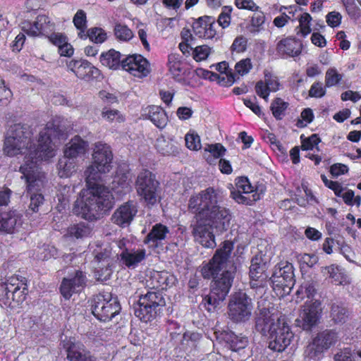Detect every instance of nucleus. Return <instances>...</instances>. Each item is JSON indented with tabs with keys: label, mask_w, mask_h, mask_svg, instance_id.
Here are the masks:
<instances>
[{
	"label": "nucleus",
	"mask_w": 361,
	"mask_h": 361,
	"mask_svg": "<svg viewBox=\"0 0 361 361\" xmlns=\"http://www.w3.org/2000/svg\"><path fill=\"white\" fill-rule=\"evenodd\" d=\"M348 171V167L343 164H334L330 168V172L334 176H339Z\"/></svg>",
	"instance_id": "62"
},
{
	"label": "nucleus",
	"mask_w": 361,
	"mask_h": 361,
	"mask_svg": "<svg viewBox=\"0 0 361 361\" xmlns=\"http://www.w3.org/2000/svg\"><path fill=\"white\" fill-rule=\"evenodd\" d=\"M82 63L80 69L78 71V78L90 80L100 76V71L87 61L82 60Z\"/></svg>",
	"instance_id": "39"
},
{
	"label": "nucleus",
	"mask_w": 361,
	"mask_h": 361,
	"mask_svg": "<svg viewBox=\"0 0 361 361\" xmlns=\"http://www.w3.org/2000/svg\"><path fill=\"white\" fill-rule=\"evenodd\" d=\"M235 187L231 191V197L238 204L251 205L260 198L257 189L246 177H238Z\"/></svg>",
	"instance_id": "12"
},
{
	"label": "nucleus",
	"mask_w": 361,
	"mask_h": 361,
	"mask_svg": "<svg viewBox=\"0 0 361 361\" xmlns=\"http://www.w3.org/2000/svg\"><path fill=\"white\" fill-rule=\"evenodd\" d=\"M185 63L183 57L178 54H171L168 56V68L171 75L180 80L185 73Z\"/></svg>",
	"instance_id": "32"
},
{
	"label": "nucleus",
	"mask_w": 361,
	"mask_h": 361,
	"mask_svg": "<svg viewBox=\"0 0 361 361\" xmlns=\"http://www.w3.org/2000/svg\"><path fill=\"white\" fill-rule=\"evenodd\" d=\"M147 250L145 248L125 249L119 254L120 262L129 269H135L145 260Z\"/></svg>",
	"instance_id": "23"
},
{
	"label": "nucleus",
	"mask_w": 361,
	"mask_h": 361,
	"mask_svg": "<svg viewBox=\"0 0 361 361\" xmlns=\"http://www.w3.org/2000/svg\"><path fill=\"white\" fill-rule=\"evenodd\" d=\"M204 151L209 153V156H207L206 154L204 155L207 162L212 164L213 159L210 156L213 157L214 159H219L225 154L226 149L221 144L216 143L214 145H209L205 147Z\"/></svg>",
	"instance_id": "43"
},
{
	"label": "nucleus",
	"mask_w": 361,
	"mask_h": 361,
	"mask_svg": "<svg viewBox=\"0 0 361 361\" xmlns=\"http://www.w3.org/2000/svg\"><path fill=\"white\" fill-rule=\"evenodd\" d=\"M137 213V203L128 201L120 206L112 215L113 222L120 226H127Z\"/></svg>",
	"instance_id": "19"
},
{
	"label": "nucleus",
	"mask_w": 361,
	"mask_h": 361,
	"mask_svg": "<svg viewBox=\"0 0 361 361\" xmlns=\"http://www.w3.org/2000/svg\"><path fill=\"white\" fill-rule=\"evenodd\" d=\"M100 61L104 66L114 70L121 66L122 62L120 52L114 49H110L105 53H102L100 56Z\"/></svg>",
	"instance_id": "37"
},
{
	"label": "nucleus",
	"mask_w": 361,
	"mask_h": 361,
	"mask_svg": "<svg viewBox=\"0 0 361 361\" xmlns=\"http://www.w3.org/2000/svg\"><path fill=\"white\" fill-rule=\"evenodd\" d=\"M228 318L235 323L248 321L252 315V299L244 292L235 293L228 303Z\"/></svg>",
	"instance_id": "9"
},
{
	"label": "nucleus",
	"mask_w": 361,
	"mask_h": 361,
	"mask_svg": "<svg viewBox=\"0 0 361 361\" xmlns=\"http://www.w3.org/2000/svg\"><path fill=\"white\" fill-rule=\"evenodd\" d=\"M76 161L63 157L58 163V173L61 178H68L76 171Z\"/></svg>",
	"instance_id": "38"
},
{
	"label": "nucleus",
	"mask_w": 361,
	"mask_h": 361,
	"mask_svg": "<svg viewBox=\"0 0 361 361\" xmlns=\"http://www.w3.org/2000/svg\"><path fill=\"white\" fill-rule=\"evenodd\" d=\"M131 183V174L128 171L118 170L111 183V188L118 195H123L130 190Z\"/></svg>",
	"instance_id": "29"
},
{
	"label": "nucleus",
	"mask_w": 361,
	"mask_h": 361,
	"mask_svg": "<svg viewBox=\"0 0 361 361\" xmlns=\"http://www.w3.org/2000/svg\"><path fill=\"white\" fill-rule=\"evenodd\" d=\"M325 94L326 88L320 82H314L309 90V95L311 97L321 98L324 97Z\"/></svg>",
	"instance_id": "56"
},
{
	"label": "nucleus",
	"mask_w": 361,
	"mask_h": 361,
	"mask_svg": "<svg viewBox=\"0 0 361 361\" xmlns=\"http://www.w3.org/2000/svg\"><path fill=\"white\" fill-rule=\"evenodd\" d=\"M86 39L89 38L90 40L96 43H103L107 37L106 32L100 27H92L85 33Z\"/></svg>",
	"instance_id": "45"
},
{
	"label": "nucleus",
	"mask_w": 361,
	"mask_h": 361,
	"mask_svg": "<svg viewBox=\"0 0 361 361\" xmlns=\"http://www.w3.org/2000/svg\"><path fill=\"white\" fill-rule=\"evenodd\" d=\"M315 293V288L313 283L308 281L304 282L296 292L297 298L300 300L306 296L308 298L312 297Z\"/></svg>",
	"instance_id": "50"
},
{
	"label": "nucleus",
	"mask_w": 361,
	"mask_h": 361,
	"mask_svg": "<svg viewBox=\"0 0 361 361\" xmlns=\"http://www.w3.org/2000/svg\"><path fill=\"white\" fill-rule=\"evenodd\" d=\"M259 259L257 257L252 258L250 267V277L255 281L259 279H265L263 275L264 269L258 262Z\"/></svg>",
	"instance_id": "49"
},
{
	"label": "nucleus",
	"mask_w": 361,
	"mask_h": 361,
	"mask_svg": "<svg viewBox=\"0 0 361 361\" xmlns=\"http://www.w3.org/2000/svg\"><path fill=\"white\" fill-rule=\"evenodd\" d=\"M63 345L70 361H97L96 357L87 350L82 344L75 342L74 338L63 341Z\"/></svg>",
	"instance_id": "18"
},
{
	"label": "nucleus",
	"mask_w": 361,
	"mask_h": 361,
	"mask_svg": "<svg viewBox=\"0 0 361 361\" xmlns=\"http://www.w3.org/2000/svg\"><path fill=\"white\" fill-rule=\"evenodd\" d=\"M114 31L116 38L121 42H128L134 36L132 30L128 26L121 23H117Z\"/></svg>",
	"instance_id": "44"
},
{
	"label": "nucleus",
	"mask_w": 361,
	"mask_h": 361,
	"mask_svg": "<svg viewBox=\"0 0 361 361\" xmlns=\"http://www.w3.org/2000/svg\"><path fill=\"white\" fill-rule=\"evenodd\" d=\"M330 317L334 323L343 324L345 322L348 314L343 304L336 302L331 305Z\"/></svg>",
	"instance_id": "41"
},
{
	"label": "nucleus",
	"mask_w": 361,
	"mask_h": 361,
	"mask_svg": "<svg viewBox=\"0 0 361 361\" xmlns=\"http://www.w3.org/2000/svg\"><path fill=\"white\" fill-rule=\"evenodd\" d=\"M121 67L135 77H146L150 72L149 63L141 55H130L121 62Z\"/></svg>",
	"instance_id": "15"
},
{
	"label": "nucleus",
	"mask_w": 361,
	"mask_h": 361,
	"mask_svg": "<svg viewBox=\"0 0 361 361\" xmlns=\"http://www.w3.org/2000/svg\"><path fill=\"white\" fill-rule=\"evenodd\" d=\"M235 4L240 9L256 11L259 8V6L252 0H235Z\"/></svg>",
	"instance_id": "60"
},
{
	"label": "nucleus",
	"mask_w": 361,
	"mask_h": 361,
	"mask_svg": "<svg viewBox=\"0 0 361 361\" xmlns=\"http://www.w3.org/2000/svg\"><path fill=\"white\" fill-rule=\"evenodd\" d=\"M256 327L269 335V348L274 351L283 352L294 337L286 316L274 307L260 309Z\"/></svg>",
	"instance_id": "5"
},
{
	"label": "nucleus",
	"mask_w": 361,
	"mask_h": 361,
	"mask_svg": "<svg viewBox=\"0 0 361 361\" xmlns=\"http://www.w3.org/2000/svg\"><path fill=\"white\" fill-rule=\"evenodd\" d=\"M164 298L159 292L148 290L147 293L140 297L138 307L135 310V314L140 320L147 322L152 319L159 306L164 304Z\"/></svg>",
	"instance_id": "11"
},
{
	"label": "nucleus",
	"mask_w": 361,
	"mask_h": 361,
	"mask_svg": "<svg viewBox=\"0 0 361 361\" xmlns=\"http://www.w3.org/2000/svg\"><path fill=\"white\" fill-rule=\"evenodd\" d=\"M92 227L83 222L71 225L67 228L65 237L71 239L83 240L92 235Z\"/></svg>",
	"instance_id": "31"
},
{
	"label": "nucleus",
	"mask_w": 361,
	"mask_h": 361,
	"mask_svg": "<svg viewBox=\"0 0 361 361\" xmlns=\"http://www.w3.org/2000/svg\"><path fill=\"white\" fill-rule=\"evenodd\" d=\"M322 312L319 300L307 301L302 307L296 324L303 330H310L319 322Z\"/></svg>",
	"instance_id": "14"
},
{
	"label": "nucleus",
	"mask_w": 361,
	"mask_h": 361,
	"mask_svg": "<svg viewBox=\"0 0 361 361\" xmlns=\"http://www.w3.org/2000/svg\"><path fill=\"white\" fill-rule=\"evenodd\" d=\"M97 248L92 250V254L94 256V262H97L98 264L102 263L103 266L106 267L105 272L106 275L104 276V279L106 280L109 278L111 274V269L109 268L110 266L111 262V250L108 247L102 248L99 245H95Z\"/></svg>",
	"instance_id": "33"
},
{
	"label": "nucleus",
	"mask_w": 361,
	"mask_h": 361,
	"mask_svg": "<svg viewBox=\"0 0 361 361\" xmlns=\"http://www.w3.org/2000/svg\"><path fill=\"white\" fill-rule=\"evenodd\" d=\"M154 147L159 154L164 156L175 155L178 152V149L173 141L162 135L156 139Z\"/></svg>",
	"instance_id": "34"
},
{
	"label": "nucleus",
	"mask_w": 361,
	"mask_h": 361,
	"mask_svg": "<svg viewBox=\"0 0 361 361\" xmlns=\"http://www.w3.org/2000/svg\"><path fill=\"white\" fill-rule=\"evenodd\" d=\"M322 272L324 276L331 279V281L336 285H345L349 283L348 276L345 275L344 269L341 267L331 264L323 267Z\"/></svg>",
	"instance_id": "30"
},
{
	"label": "nucleus",
	"mask_w": 361,
	"mask_h": 361,
	"mask_svg": "<svg viewBox=\"0 0 361 361\" xmlns=\"http://www.w3.org/2000/svg\"><path fill=\"white\" fill-rule=\"evenodd\" d=\"M293 276V267L290 263L279 264L270 279L274 290H281V295L288 294L294 285Z\"/></svg>",
	"instance_id": "13"
},
{
	"label": "nucleus",
	"mask_w": 361,
	"mask_h": 361,
	"mask_svg": "<svg viewBox=\"0 0 361 361\" xmlns=\"http://www.w3.org/2000/svg\"><path fill=\"white\" fill-rule=\"evenodd\" d=\"M101 116L104 120L109 123H121L126 121V117L117 109H111L107 107L102 109Z\"/></svg>",
	"instance_id": "42"
},
{
	"label": "nucleus",
	"mask_w": 361,
	"mask_h": 361,
	"mask_svg": "<svg viewBox=\"0 0 361 361\" xmlns=\"http://www.w3.org/2000/svg\"><path fill=\"white\" fill-rule=\"evenodd\" d=\"M343 75L336 68H329L325 74V87H331L338 85L342 80Z\"/></svg>",
	"instance_id": "46"
},
{
	"label": "nucleus",
	"mask_w": 361,
	"mask_h": 361,
	"mask_svg": "<svg viewBox=\"0 0 361 361\" xmlns=\"http://www.w3.org/2000/svg\"><path fill=\"white\" fill-rule=\"evenodd\" d=\"M73 23L78 30V36L81 39H86L87 16L83 10H78L75 14Z\"/></svg>",
	"instance_id": "40"
},
{
	"label": "nucleus",
	"mask_w": 361,
	"mask_h": 361,
	"mask_svg": "<svg viewBox=\"0 0 361 361\" xmlns=\"http://www.w3.org/2000/svg\"><path fill=\"white\" fill-rule=\"evenodd\" d=\"M341 13L337 11L329 12L326 16L328 25L332 27H338L341 23Z\"/></svg>",
	"instance_id": "58"
},
{
	"label": "nucleus",
	"mask_w": 361,
	"mask_h": 361,
	"mask_svg": "<svg viewBox=\"0 0 361 361\" xmlns=\"http://www.w3.org/2000/svg\"><path fill=\"white\" fill-rule=\"evenodd\" d=\"M281 88V84L277 76L271 74L269 72L264 73V78L259 80L255 85V91L257 95L268 101L271 92H275Z\"/></svg>",
	"instance_id": "21"
},
{
	"label": "nucleus",
	"mask_w": 361,
	"mask_h": 361,
	"mask_svg": "<svg viewBox=\"0 0 361 361\" xmlns=\"http://www.w3.org/2000/svg\"><path fill=\"white\" fill-rule=\"evenodd\" d=\"M338 341V333L334 330H324L318 333L305 350V356L317 361L324 357V353Z\"/></svg>",
	"instance_id": "8"
},
{
	"label": "nucleus",
	"mask_w": 361,
	"mask_h": 361,
	"mask_svg": "<svg viewBox=\"0 0 361 361\" xmlns=\"http://www.w3.org/2000/svg\"><path fill=\"white\" fill-rule=\"evenodd\" d=\"M319 142L320 140L317 135H312L307 139L302 140L301 145L302 149L306 151H312L314 148L317 149V145Z\"/></svg>",
	"instance_id": "55"
},
{
	"label": "nucleus",
	"mask_w": 361,
	"mask_h": 361,
	"mask_svg": "<svg viewBox=\"0 0 361 361\" xmlns=\"http://www.w3.org/2000/svg\"><path fill=\"white\" fill-rule=\"evenodd\" d=\"M298 20L299 25L295 28V34L299 37L305 38L312 32V18L310 13L305 12L298 16Z\"/></svg>",
	"instance_id": "36"
},
{
	"label": "nucleus",
	"mask_w": 361,
	"mask_h": 361,
	"mask_svg": "<svg viewBox=\"0 0 361 361\" xmlns=\"http://www.w3.org/2000/svg\"><path fill=\"white\" fill-rule=\"evenodd\" d=\"M22 225V216L16 211L0 212V231L13 233Z\"/></svg>",
	"instance_id": "28"
},
{
	"label": "nucleus",
	"mask_w": 361,
	"mask_h": 361,
	"mask_svg": "<svg viewBox=\"0 0 361 361\" xmlns=\"http://www.w3.org/2000/svg\"><path fill=\"white\" fill-rule=\"evenodd\" d=\"M194 34L203 39H212L216 35V24L210 18H200L199 20L193 24Z\"/></svg>",
	"instance_id": "27"
},
{
	"label": "nucleus",
	"mask_w": 361,
	"mask_h": 361,
	"mask_svg": "<svg viewBox=\"0 0 361 361\" xmlns=\"http://www.w3.org/2000/svg\"><path fill=\"white\" fill-rule=\"evenodd\" d=\"M288 106V103L284 102L282 99H275L271 104V109L274 116L276 119H281Z\"/></svg>",
	"instance_id": "47"
},
{
	"label": "nucleus",
	"mask_w": 361,
	"mask_h": 361,
	"mask_svg": "<svg viewBox=\"0 0 361 361\" xmlns=\"http://www.w3.org/2000/svg\"><path fill=\"white\" fill-rule=\"evenodd\" d=\"M176 281L173 275L166 271H153L147 280V286L154 291L166 290L172 286Z\"/></svg>",
	"instance_id": "22"
},
{
	"label": "nucleus",
	"mask_w": 361,
	"mask_h": 361,
	"mask_svg": "<svg viewBox=\"0 0 361 361\" xmlns=\"http://www.w3.org/2000/svg\"><path fill=\"white\" fill-rule=\"evenodd\" d=\"M141 115L143 118L149 120L159 129H164L169 121L166 111L159 106L152 105L143 108Z\"/></svg>",
	"instance_id": "24"
},
{
	"label": "nucleus",
	"mask_w": 361,
	"mask_h": 361,
	"mask_svg": "<svg viewBox=\"0 0 361 361\" xmlns=\"http://www.w3.org/2000/svg\"><path fill=\"white\" fill-rule=\"evenodd\" d=\"M230 349L233 352H240V355L243 359L249 356L244 350L248 345V340L243 336L231 334L228 341Z\"/></svg>",
	"instance_id": "35"
},
{
	"label": "nucleus",
	"mask_w": 361,
	"mask_h": 361,
	"mask_svg": "<svg viewBox=\"0 0 361 361\" xmlns=\"http://www.w3.org/2000/svg\"><path fill=\"white\" fill-rule=\"evenodd\" d=\"M169 233V228L166 226L161 223L156 224L152 226V229L145 236L143 243L150 248H159L163 246L164 242L166 240Z\"/></svg>",
	"instance_id": "20"
},
{
	"label": "nucleus",
	"mask_w": 361,
	"mask_h": 361,
	"mask_svg": "<svg viewBox=\"0 0 361 361\" xmlns=\"http://www.w3.org/2000/svg\"><path fill=\"white\" fill-rule=\"evenodd\" d=\"M85 274L78 270L64 278L60 286L63 297L68 300L73 294L80 292L85 285Z\"/></svg>",
	"instance_id": "16"
},
{
	"label": "nucleus",
	"mask_w": 361,
	"mask_h": 361,
	"mask_svg": "<svg viewBox=\"0 0 361 361\" xmlns=\"http://www.w3.org/2000/svg\"><path fill=\"white\" fill-rule=\"evenodd\" d=\"M12 191L8 187H0V207L7 206L10 202Z\"/></svg>",
	"instance_id": "61"
},
{
	"label": "nucleus",
	"mask_w": 361,
	"mask_h": 361,
	"mask_svg": "<svg viewBox=\"0 0 361 361\" xmlns=\"http://www.w3.org/2000/svg\"><path fill=\"white\" fill-rule=\"evenodd\" d=\"M186 147L191 149L197 151L201 149V142L200 136L195 132H190L185 137Z\"/></svg>",
	"instance_id": "51"
},
{
	"label": "nucleus",
	"mask_w": 361,
	"mask_h": 361,
	"mask_svg": "<svg viewBox=\"0 0 361 361\" xmlns=\"http://www.w3.org/2000/svg\"><path fill=\"white\" fill-rule=\"evenodd\" d=\"M54 24L46 15H39L33 23L24 22L22 30L27 35L37 37L47 34L54 30Z\"/></svg>",
	"instance_id": "17"
},
{
	"label": "nucleus",
	"mask_w": 361,
	"mask_h": 361,
	"mask_svg": "<svg viewBox=\"0 0 361 361\" xmlns=\"http://www.w3.org/2000/svg\"><path fill=\"white\" fill-rule=\"evenodd\" d=\"M61 130L54 123L49 122L40 131L37 147L32 140L31 128L26 124L16 123L11 126L7 132L4 153L8 157L24 156V164L20 167L30 193V209L37 212L43 204L44 198L37 192L44 186V174L39 170L38 161H47L56 156Z\"/></svg>",
	"instance_id": "1"
},
{
	"label": "nucleus",
	"mask_w": 361,
	"mask_h": 361,
	"mask_svg": "<svg viewBox=\"0 0 361 361\" xmlns=\"http://www.w3.org/2000/svg\"><path fill=\"white\" fill-rule=\"evenodd\" d=\"M113 152L106 143L97 142L94 145L92 163L85 171L87 188L80 193L75 201L73 213L92 221L99 219L114 206V198L109 190L96 181L101 176L112 169Z\"/></svg>",
	"instance_id": "2"
},
{
	"label": "nucleus",
	"mask_w": 361,
	"mask_h": 361,
	"mask_svg": "<svg viewBox=\"0 0 361 361\" xmlns=\"http://www.w3.org/2000/svg\"><path fill=\"white\" fill-rule=\"evenodd\" d=\"M27 293L26 284L18 278L12 276L6 281H0V305L11 308L19 306L25 300Z\"/></svg>",
	"instance_id": "7"
},
{
	"label": "nucleus",
	"mask_w": 361,
	"mask_h": 361,
	"mask_svg": "<svg viewBox=\"0 0 361 361\" xmlns=\"http://www.w3.org/2000/svg\"><path fill=\"white\" fill-rule=\"evenodd\" d=\"M99 98L107 104H112L118 102L117 97L112 93L106 90H102L99 92Z\"/></svg>",
	"instance_id": "63"
},
{
	"label": "nucleus",
	"mask_w": 361,
	"mask_h": 361,
	"mask_svg": "<svg viewBox=\"0 0 361 361\" xmlns=\"http://www.w3.org/2000/svg\"><path fill=\"white\" fill-rule=\"evenodd\" d=\"M334 361H355L351 352L347 349L336 353Z\"/></svg>",
	"instance_id": "64"
},
{
	"label": "nucleus",
	"mask_w": 361,
	"mask_h": 361,
	"mask_svg": "<svg viewBox=\"0 0 361 361\" xmlns=\"http://www.w3.org/2000/svg\"><path fill=\"white\" fill-rule=\"evenodd\" d=\"M59 255V250L51 245H44L40 247L38 251V257L42 260L56 258Z\"/></svg>",
	"instance_id": "48"
},
{
	"label": "nucleus",
	"mask_w": 361,
	"mask_h": 361,
	"mask_svg": "<svg viewBox=\"0 0 361 361\" xmlns=\"http://www.w3.org/2000/svg\"><path fill=\"white\" fill-rule=\"evenodd\" d=\"M211 51L212 48L207 45L197 46L193 50V59L197 61H204L207 59Z\"/></svg>",
	"instance_id": "52"
},
{
	"label": "nucleus",
	"mask_w": 361,
	"mask_h": 361,
	"mask_svg": "<svg viewBox=\"0 0 361 361\" xmlns=\"http://www.w3.org/2000/svg\"><path fill=\"white\" fill-rule=\"evenodd\" d=\"M156 176L149 170L140 171L135 181L137 195L148 207H152L161 201V188Z\"/></svg>",
	"instance_id": "6"
},
{
	"label": "nucleus",
	"mask_w": 361,
	"mask_h": 361,
	"mask_svg": "<svg viewBox=\"0 0 361 361\" xmlns=\"http://www.w3.org/2000/svg\"><path fill=\"white\" fill-rule=\"evenodd\" d=\"M231 11L232 8L231 6H224L222 8L221 12L218 18V24L222 27V28H226L230 25Z\"/></svg>",
	"instance_id": "53"
},
{
	"label": "nucleus",
	"mask_w": 361,
	"mask_h": 361,
	"mask_svg": "<svg viewBox=\"0 0 361 361\" xmlns=\"http://www.w3.org/2000/svg\"><path fill=\"white\" fill-rule=\"evenodd\" d=\"M233 244L225 241L207 263L202 264V276L204 279L214 278L209 293L205 295L202 305L208 312H214L225 300L232 286L236 267L230 260Z\"/></svg>",
	"instance_id": "4"
},
{
	"label": "nucleus",
	"mask_w": 361,
	"mask_h": 361,
	"mask_svg": "<svg viewBox=\"0 0 361 361\" xmlns=\"http://www.w3.org/2000/svg\"><path fill=\"white\" fill-rule=\"evenodd\" d=\"M222 200L219 190L212 187L192 195L188 200V211L195 214L192 233L195 241L204 247L214 248L216 245L214 232L221 233L230 226L231 213L221 205Z\"/></svg>",
	"instance_id": "3"
},
{
	"label": "nucleus",
	"mask_w": 361,
	"mask_h": 361,
	"mask_svg": "<svg viewBox=\"0 0 361 361\" xmlns=\"http://www.w3.org/2000/svg\"><path fill=\"white\" fill-rule=\"evenodd\" d=\"M89 143L80 136L75 135L66 145L63 151L66 158L75 159L86 154Z\"/></svg>",
	"instance_id": "26"
},
{
	"label": "nucleus",
	"mask_w": 361,
	"mask_h": 361,
	"mask_svg": "<svg viewBox=\"0 0 361 361\" xmlns=\"http://www.w3.org/2000/svg\"><path fill=\"white\" fill-rule=\"evenodd\" d=\"M302 45L295 37H288L280 40L276 46L277 52L283 57H295L302 52Z\"/></svg>",
	"instance_id": "25"
},
{
	"label": "nucleus",
	"mask_w": 361,
	"mask_h": 361,
	"mask_svg": "<svg viewBox=\"0 0 361 361\" xmlns=\"http://www.w3.org/2000/svg\"><path fill=\"white\" fill-rule=\"evenodd\" d=\"M12 97V92L4 85V81L0 82V105H6Z\"/></svg>",
	"instance_id": "57"
},
{
	"label": "nucleus",
	"mask_w": 361,
	"mask_h": 361,
	"mask_svg": "<svg viewBox=\"0 0 361 361\" xmlns=\"http://www.w3.org/2000/svg\"><path fill=\"white\" fill-rule=\"evenodd\" d=\"M92 314L100 321L107 322L117 315L121 310L116 298L109 293H100L95 296L92 305Z\"/></svg>",
	"instance_id": "10"
},
{
	"label": "nucleus",
	"mask_w": 361,
	"mask_h": 361,
	"mask_svg": "<svg viewBox=\"0 0 361 361\" xmlns=\"http://www.w3.org/2000/svg\"><path fill=\"white\" fill-rule=\"evenodd\" d=\"M252 68L250 59H244L238 61L235 66L236 73L240 75H246Z\"/></svg>",
	"instance_id": "54"
},
{
	"label": "nucleus",
	"mask_w": 361,
	"mask_h": 361,
	"mask_svg": "<svg viewBox=\"0 0 361 361\" xmlns=\"http://www.w3.org/2000/svg\"><path fill=\"white\" fill-rule=\"evenodd\" d=\"M247 42V39L245 37H237L232 44V50L238 53L243 52L246 49Z\"/></svg>",
	"instance_id": "59"
}]
</instances>
